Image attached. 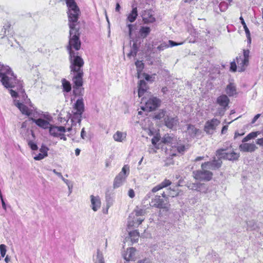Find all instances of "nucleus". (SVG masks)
Segmentation results:
<instances>
[{
    "label": "nucleus",
    "instance_id": "nucleus-1",
    "mask_svg": "<svg viewBox=\"0 0 263 263\" xmlns=\"http://www.w3.org/2000/svg\"><path fill=\"white\" fill-rule=\"evenodd\" d=\"M66 1L69 8L68 20L70 30L67 50L70 53V51H73L72 49L79 50L81 47L79 28L77 27L80 11L74 0Z\"/></svg>",
    "mask_w": 263,
    "mask_h": 263
},
{
    "label": "nucleus",
    "instance_id": "nucleus-2",
    "mask_svg": "<svg viewBox=\"0 0 263 263\" xmlns=\"http://www.w3.org/2000/svg\"><path fill=\"white\" fill-rule=\"evenodd\" d=\"M0 80L3 85L7 88H15L18 91L24 92L22 82L17 79L12 69L8 65L0 63Z\"/></svg>",
    "mask_w": 263,
    "mask_h": 263
},
{
    "label": "nucleus",
    "instance_id": "nucleus-3",
    "mask_svg": "<svg viewBox=\"0 0 263 263\" xmlns=\"http://www.w3.org/2000/svg\"><path fill=\"white\" fill-rule=\"evenodd\" d=\"M14 104L22 112V114L25 115L29 117L30 119L35 123L38 126L43 129L49 128L51 126L49 122L44 119H35L36 118L37 112L34 109V107L31 106L29 108L28 106L23 103L19 102L18 101L14 100Z\"/></svg>",
    "mask_w": 263,
    "mask_h": 263
},
{
    "label": "nucleus",
    "instance_id": "nucleus-4",
    "mask_svg": "<svg viewBox=\"0 0 263 263\" xmlns=\"http://www.w3.org/2000/svg\"><path fill=\"white\" fill-rule=\"evenodd\" d=\"M84 111V105L83 99L81 98L77 100L71 110L70 117L71 125L70 127L67 128L68 132H70L73 130L75 133L77 127H80L82 115Z\"/></svg>",
    "mask_w": 263,
    "mask_h": 263
},
{
    "label": "nucleus",
    "instance_id": "nucleus-5",
    "mask_svg": "<svg viewBox=\"0 0 263 263\" xmlns=\"http://www.w3.org/2000/svg\"><path fill=\"white\" fill-rule=\"evenodd\" d=\"M69 53L70 69L71 72L83 71L81 67L84 65L83 60L76 54L74 51H70Z\"/></svg>",
    "mask_w": 263,
    "mask_h": 263
},
{
    "label": "nucleus",
    "instance_id": "nucleus-6",
    "mask_svg": "<svg viewBox=\"0 0 263 263\" xmlns=\"http://www.w3.org/2000/svg\"><path fill=\"white\" fill-rule=\"evenodd\" d=\"M129 174V166L128 165H124L121 171L116 176L113 183L114 188H118L121 186L125 181L127 177Z\"/></svg>",
    "mask_w": 263,
    "mask_h": 263
},
{
    "label": "nucleus",
    "instance_id": "nucleus-7",
    "mask_svg": "<svg viewBox=\"0 0 263 263\" xmlns=\"http://www.w3.org/2000/svg\"><path fill=\"white\" fill-rule=\"evenodd\" d=\"M193 177L196 180L210 181L213 176V173L206 170L202 169L201 171H196L193 172Z\"/></svg>",
    "mask_w": 263,
    "mask_h": 263
},
{
    "label": "nucleus",
    "instance_id": "nucleus-8",
    "mask_svg": "<svg viewBox=\"0 0 263 263\" xmlns=\"http://www.w3.org/2000/svg\"><path fill=\"white\" fill-rule=\"evenodd\" d=\"M216 102L221 107L218 109L216 115L222 116L224 115L227 109V107L228 106L230 100L226 95H221L217 98Z\"/></svg>",
    "mask_w": 263,
    "mask_h": 263
},
{
    "label": "nucleus",
    "instance_id": "nucleus-9",
    "mask_svg": "<svg viewBox=\"0 0 263 263\" xmlns=\"http://www.w3.org/2000/svg\"><path fill=\"white\" fill-rule=\"evenodd\" d=\"M160 100L156 97H152L145 102V107H142L143 110L152 111L159 106Z\"/></svg>",
    "mask_w": 263,
    "mask_h": 263
},
{
    "label": "nucleus",
    "instance_id": "nucleus-10",
    "mask_svg": "<svg viewBox=\"0 0 263 263\" xmlns=\"http://www.w3.org/2000/svg\"><path fill=\"white\" fill-rule=\"evenodd\" d=\"M145 210L137 207L133 213H131V217L137 218L136 226H139L144 220V215L145 214Z\"/></svg>",
    "mask_w": 263,
    "mask_h": 263
},
{
    "label": "nucleus",
    "instance_id": "nucleus-11",
    "mask_svg": "<svg viewBox=\"0 0 263 263\" xmlns=\"http://www.w3.org/2000/svg\"><path fill=\"white\" fill-rule=\"evenodd\" d=\"M219 120L214 118L206 122L204 125V131L208 134H212L216 128V127L220 124Z\"/></svg>",
    "mask_w": 263,
    "mask_h": 263
},
{
    "label": "nucleus",
    "instance_id": "nucleus-12",
    "mask_svg": "<svg viewBox=\"0 0 263 263\" xmlns=\"http://www.w3.org/2000/svg\"><path fill=\"white\" fill-rule=\"evenodd\" d=\"M73 72H76V75L73 78V81L75 85V86L73 87V92L75 95H77V91H81L79 87L82 86L83 85L82 77L83 72V71H74Z\"/></svg>",
    "mask_w": 263,
    "mask_h": 263
},
{
    "label": "nucleus",
    "instance_id": "nucleus-13",
    "mask_svg": "<svg viewBox=\"0 0 263 263\" xmlns=\"http://www.w3.org/2000/svg\"><path fill=\"white\" fill-rule=\"evenodd\" d=\"M151 205L159 209H165L166 211L170 209V205L164 202L160 196H156L152 200Z\"/></svg>",
    "mask_w": 263,
    "mask_h": 263
},
{
    "label": "nucleus",
    "instance_id": "nucleus-14",
    "mask_svg": "<svg viewBox=\"0 0 263 263\" xmlns=\"http://www.w3.org/2000/svg\"><path fill=\"white\" fill-rule=\"evenodd\" d=\"M224 151L223 149H218L216 151V155L220 158H223L229 160H237L239 157V154L235 152H232L230 153H223Z\"/></svg>",
    "mask_w": 263,
    "mask_h": 263
},
{
    "label": "nucleus",
    "instance_id": "nucleus-15",
    "mask_svg": "<svg viewBox=\"0 0 263 263\" xmlns=\"http://www.w3.org/2000/svg\"><path fill=\"white\" fill-rule=\"evenodd\" d=\"M221 163L222 161L220 159L214 160L212 161H208L202 163L201 164V168L215 170L219 168L221 166Z\"/></svg>",
    "mask_w": 263,
    "mask_h": 263
},
{
    "label": "nucleus",
    "instance_id": "nucleus-16",
    "mask_svg": "<svg viewBox=\"0 0 263 263\" xmlns=\"http://www.w3.org/2000/svg\"><path fill=\"white\" fill-rule=\"evenodd\" d=\"M141 16L145 23H153L155 21V18L153 16V12L150 9L144 10Z\"/></svg>",
    "mask_w": 263,
    "mask_h": 263
},
{
    "label": "nucleus",
    "instance_id": "nucleus-17",
    "mask_svg": "<svg viewBox=\"0 0 263 263\" xmlns=\"http://www.w3.org/2000/svg\"><path fill=\"white\" fill-rule=\"evenodd\" d=\"M90 198L91 202L90 206L94 212H96L101 207V202L100 198L98 196H95L92 195L90 196Z\"/></svg>",
    "mask_w": 263,
    "mask_h": 263
},
{
    "label": "nucleus",
    "instance_id": "nucleus-18",
    "mask_svg": "<svg viewBox=\"0 0 263 263\" xmlns=\"http://www.w3.org/2000/svg\"><path fill=\"white\" fill-rule=\"evenodd\" d=\"M236 63L237 64L238 71L239 72L244 71L249 65V61L241 58V56H239L236 58Z\"/></svg>",
    "mask_w": 263,
    "mask_h": 263
},
{
    "label": "nucleus",
    "instance_id": "nucleus-19",
    "mask_svg": "<svg viewBox=\"0 0 263 263\" xmlns=\"http://www.w3.org/2000/svg\"><path fill=\"white\" fill-rule=\"evenodd\" d=\"M66 129L64 126H50L49 127L50 134L55 137H58L61 133H64Z\"/></svg>",
    "mask_w": 263,
    "mask_h": 263
},
{
    "label": "nucleus",
    "instance_id": "nucleus-20",
    "mask_svg": "<svg viewBox=\"0 0 263 263\" xmlns=\"http://www.w3.org/2000/svg\"><path fill=\"white\" fill-rule=\"evenodd\" d=\"M165 125L169 128H172L175 126H176L179 121L177 117H171L166 116L164 118Z\"/></svg>",
    "mask_w": 263,
    "mask_h": 263
},
{
    "label": "nucleus",
    "instance_id": "nucleus-21",
    "mask_svg": "<svg viewBox=\"0 0 263 263\" xmlns=\"http://www.w3.org/2000/svg\"><path fill=\"white\" fill-rule=\"evenodd\" d=\"M257 148L255 144L254 143H248L243 142L239 146V149L243 152H253Z\"/></svg>",
    "mask_w": 263,
    "mask_h": 263
},
{
    "label": "nucleus",
    "instance_id": "nucleus-22",
    "mask_svg": "<svg viewBox=\"0 0 263 263\" xmlns=\"http://www.w3.org/2000/svg\"><path fill=\"white\" fill-rule=\"evenodd\" d=\"M136 250L134 248L127 249L126 252L123 254L124 259L127 261L133 260L135 259Z\"/></svg>",
    "mask_w": 263,
    "mask_h": 263
},
{
    "label": "nucleus",
    "instance_id": "nucleus-23",
    "mask_svg": "<svg viewBox=\"0 0 263 263\" xmlns=\"http://www.w3.org/2000/svg\"><path fill=\"white\" fill-rule=\"evenodd\" d=\"M138 96L139 98L142 97L146 91L148 87L145 81L143 80H140L138 84Z\"/></svg>",
    "mask_w": 263,
    "mask_h": 263
},
{
    "label": "nucleus",
    "instance_id": "nucleus-24",
    "mask_svg": "<svg viewBox=\"0 0 263 263\" xmlns=\"http://www.w3.org/2000/svg\"><path fill=\"white\" fill-rule=\"evenodd\" d=\"M226 92L229 96H233L236 93L235 85L233 83H230L226 87Z\"/></svg>",
    "mask_w": 263,
    "mask_h": 263
},
{
    "label": "nucleus",
    "instance_id": "nucleus-25",
    "mask_svg": "<svg viewBox=\"0 0 263 263\" xmlns=\"http://www.w3.org/2000/svg\"><path fill=\"white\" fill-rule=\"evenodd\" d=\"M137 16V8L136 7L133 6L132 11L127 15V20L130 23H133L136 20Z\"/></svg>",
    "mask_w": 263,
    "mask_h": 263
},
{
    "label": "nucleus",
    "instance_id": "nucleus-26",
    "mask_svg": "<svg viewBox=\"0 0 263 263\" xmlns=\"http://www.w3.org/2000/svg\"><path fill=\"white\" fill-rule=\"evenodd\" d=\"M126 134L120 131H117L113 136L114 139L117 142H122L126 138Z\"/></svg>",
    "mask_w": 263,
    "mask_h": 263
},
{
    "label": "nucleus",
    "instance_id": "nucleus-27",
    "mask_svg": "<svg viewBox=\"0 0 263 263\" xmlns=\"http://www.w3.org/2000/svg\"><path fill=\"white\" fill-rule=\"evenodd\" d=\"M187 132L192 137H194L200 134V131L196 128L193 125H189L187 127Z\"/></svg>",
    "mask_w": 263,
    "mask_h": 263
},
{
    "label": "nucleus",
    "instance_id": "nucleus-28",
    "mask_svg": "<svg viewBox=\"0 0 263 263\" xmlns=\"http://www.w3.org/2000/svg\"><path fill=\"white\" fill-rule=\"evenodd\" d=\"M203 185V184L199 182L189 183H188L187 187L190 190L201 192V187Z\"/></svg>",
    "mask_w": 263,
    "mask_h": 263
},
{
    "label": "nucleus",
    "instance_id": "nucleus-29",
    "mask_svg": "<svg viewBox=\"0 0 263 263\" xmlns=\"http://www.w3.org/2000/svg\"><path fill=\"white\" fill-rule=\"evenodd\" d=\"M240 20H241V24L243 26V27L244 28V30L245 31V32L246 34V36L248 39V43L250 44L251 42V34H250V31H249L248 28L247 27V25L242 16L240 17Z\"/></svg>",
    "mask_w": 263,
    "mask_h": 263
},
{
    "label": "nucleus",
    "instance_id": "nucleus-30",
    "mask_svg": "<svg viewBox=\"0 0 263 263\" xmlns=\"http://www.w3.org/2000/svg\"><path fill=\"white\" fill-rule=\"evenodd\" d=\"M151 28L149 27H141L139 30V34L141 37L145 38L150 33Z\"/></svg>",
    "mask_w": 263,
    "mask_h": 263
},
{
    "label": "nucleus",
    "instance_id": "nucleus-31",
    "mask_svg": "<svg viewBox=\"0 0 263 263\" xmlns=\"http://www.w3.org/2000/svg\"><path fill=\"white\" fill-rule=\"evenodd\" d=\"M93 261L95 263H105L103 254L99 250L97 251V255L93 256Z\"/></svg>",
    "mask_w": 263,
    "mask_h": 263
},
{
    "label": "nucleus",
    "instance_id": "nucleus-32",
    "mask_svg": "<svg viewBox=\"0 0 263 263\" xmlns=\"http://www.w3.org/2000/svg\"><path fill=\"white\" fill-rule=\"evenodd\" d=\"M129 236L133 243L136 242L139 237V233L137 230L130 231L129 232Z\"/></svg>",
    "mask_w": 263,
    "mask_h": 263
},
{
    "label": "nucleus",
    "instance_id": "nucleus-33",
    "mask_svg": "<svg viewBox=\"0 0 263 263\" xmlns=\"http://www.w3.org/2000/svg\"><path fill=\"white\" fill-rule=\"evenodd\" d=\"M62 86L63 88V90L68 92L71 89V84L69 82L67 81L66 79H63L62 80Z\"/></svg>",
    "mask_w": 263,
    "mask_h": 263
},
{
    "label": "nucleus",
    "instance_id": "nucleus-34",
    "mask_svg": "<svg viewBox=\"0 0 263 263\" xmlns=\"http://www.w3.org/2000/svg\"><path fill=\"white\" fill-rule=\"evenodd\" d=\"M138 52V47L136 43H134L132 47H131V49L130 52L127 54V57L128 58H131L132 57H135L136 56Z\"/></svg>",
    "mask_w": 263,
    "mask_h": 263
},
{
    "label": "nucleus",
    "instance_id": "nucleus-35",
    "mask_svg": "<svg viewBox=\"0 0 263 263\" xmlns=\"http://www.w3.org/2000/svg\"><path fill=\"white\" fill-rule=\"evenodd\" d=\"M259 134V132H251L245 137L242 140V143L246 142L252 139L256 138Z\"/></svg>",
    "mask_w": 263,
    "mask_h": 263
},
{
    "label": "nucleus",
    "instance_id": "nucleus-36",
    "mask_svg": "<svg viewBox=\"0 0 263 263\" xmlns=\"http://www.w3.org/2000/svg\"><path fill=\"white\" fill-rule=\"evenodd\" d=\"M137 218L134 217V218L131 217V214L129 215L128 219V228H136L139 226H136L135 223H136Z\"/></svg>",
    "mask_w": 263,
    "mask_h": 263
},
{
    "label": "nucleus",
    "instance_id": "nucleus-37",
    "mask_svg": "<svg viewBox=\"0 0 263 263\" xmlns=\"http://www.w3.org/2000/svg\"><path fill=\"white\" fill-rule=\"evenodd\" d=\"M166 111L163 109L160 110L158 112H156L155 115V118L156 119H161L165 117Z\"/></svg>",
    "mask_w": 263,
    "mask_h": 263
},
{
    "label": "nucleus",
    "instance_id": "nucleus-38",
    "mask_svg": "<svg viewBox=\"0 0 263 263\" xmlns=\"http://www.w3.org/2000/svg\"><path fill=\"white\" fill-rule=\"evenodd\" d=\"M160 137L159 136L156 135L152 139V143L153 144V146H155L157 149L159 148L157 143L160 141Z\"/></svg>",
    "mask_w": 263,
    "mask_h": 263
},
{
    "label": "nucleus",
    "instance_id": "nucleus-39",
    "mask_svg": "<svg viewBox=\"0 0 263 263\" xmlns=\"http://www.w3.org/2000/svg\"><path fill=\"white\" fill-rule=\"evenodd\" d=\"M228 3L225 2H222L219 4V7L221 11H225L228 8Z\"/></svg>",
    "mask_w": 263,
    "mask_h": 263
},
{
    "label": "nucleus",
    "instance_id": "nucleus-40",
    "mask_svg": "<svg viewBox=\"0 0 263 263\" xmlns=\"http://www.w3.org/2000/svg\"><path fill=\"white\" fill-rule=\"evenodd\" d=\"M135 65L136 66L137 71L138 72H140L143 70L144 68V64L142 61H137V62H136Z\"/></svg>",
    "mask_w": 263,
    "mask_h": 263
},
{
    "label": "nucleus",
    "instance_id": "nucleus-41",
    "mask_svg": "<svg viewBox=\"0 0 263 263\" xmlns=\"http://www.w3.org/2000/svg\"><path fill=\"white\" fill-rule=\"evenodd\" d=\"M49 151V148L45 145H42L40 149V153L42 154L45 156L47 157L48 156V151Z\"/></svg>",
    "mask_w": 263,
    "mask_h": 263
},
{
    "label": "nucleus",
    "instance_id": "nucleus-42",
    "mask_svg": "<svg viewBox=\"0 0 263 263\" xmlns=\"http://www.w3.org/2000/svg\"><path fill=\"white\" fill-rule=\"evenodd\" d=\"M173 141V138L170 136L168 135H165L163 139L162 142L164 143H171Z\"/></svg>",
    "mask_w": 263,
    "mask_h": 263
},
{
    "label": "nucleus",
    "instance_id": "nucleus-43",
    "mask_svg": "<svg viewBox=\"0 0 263 263\" xmlns=\"http://www.w3.org/2000/svg\"><path fill=\"white\" fill-rule=\"evenodd\" d=\"M6 246L4 244H1L0 245V252L2 257H4L6 253Z\"/></svg>",
    "mask_w": 263,
    "mask_h": 263
},
{
    "label": "nucleus",
    "instance_id": "nucleus-44",
    "mask_svg": "<svg viewBox=\"0 0 263 263\" xmlns=\"http://www.w3.org/2000/svg\"><path fill=\"white\" fill-rule=\"evenodd\" d=\"M171 183H172V182L170 180L165 179L161 183H160V184L163 189L164 187H166L169 186L171 184Z\"/></svg>",
    "mask_w": 263,
    "mask_h": 263
},
{
    "label": "nucleus",
    "instance_id": "nucleus-45",
    "mask_svg": "<svg viewBox=\"0 0 263 263\" xmlns=\"http://www.w3.org/2000/svg\"><path fill=\"white\" fill-rule=\"evenodd\" d=\"M237 63L235 61H233L231 63L230 70L232 71L235 72L237 69Z\"/></svg>",
    "mask_w": 263,
    "mask_h": 263
},
{
    "label": "nucleus",
    "instance_id": "nucleus-46",
    "mask_svg": "<svg viewBox=\"0 0 263 263\" xmlns=\"http://www.w3.org/2000/svg\"><path fill=\"white\" fill-rule=\"evenodd\" d=\"M249 54H250V51L249 50H243V55H241V58H242L246 60H248V61H249Z\"/></svg>",
    "mask_w": 263,
    "mask_h": 263
},
{
    "label": "nucleus",
    "instance_id": "nucleus-47",
    "mask_svg": "<svg viewBox=\"0 0 263 263\" xmlns=\"http://www.w3.org/2000/svg\"><path fill=\"white\" fill-rule=\"evenodd\" d=\"M168 47V45L166 43H163L161 44L159 46L157 47V49L159 51L163 50L164 49H166V48Z\"/></svg>",
    "mask_w": 263,
    "mask_h": 263
},
{
    "label": "nucleus",
    "instance_id": "nucleus-48",
    "mask_svg": "<svg viewBox=\"0 0 263 263\" xmlns=\"http://www.w3.org/2000/svg\"><path fill=\"white\" fill-rule=\"evenodd\" d=\"M183 43V42H181V43H176L175 42H174L173 41H171V40H169L168 41V47H173V46H177V45H182Z\"/></svg>",
    "mask_w": 263,
    "mask_h": 263
},
{
    "label": "nucleus",
    "instance_id": "nucleus-49",
    "mask_svg": "<svg viewBox=\"0 0 263 263\" xmlns=\"http://www.w3.org/2000/svg\"><path fill=\"white\" fill-rule=\"evenodd\" d=\"M45 157L46 156L43 155L42 154L39 153L37 155H36L33 158L35 160H41Z\"/></svg>",
    "mask_w": 263,
    "mask_h": 263
},
{
    "label": "nucleus",
    "instance_id": "nucleus-50",
    "mask_svg": "<svg viewBox=\"0 0 263 263\" xmlns=\"http://www.w3.org/2000/svg\"><path fill=\"white\" fill-rule=\"evenodd\" d=\"M157 149L155 146L150 145L148 148V152L150 154H155L157 152Z\"/></svg>",
    "mask_w": 263,
    "mask_h": 263
},
{
    "label": "nucleus",
    "instance_id": "nucleus-51",
    "mask_svg": "<svg viewBox=\"0 0 263 263\" xmlns=\"http://www.w3.org/2000/svg\"><path fill=\"white\" fill-rule=\"evenodd\" d=\"M28 144L29 145V146L30 147V148L34 151V150H36L37 149V146L36 144L34 143L33 142H32V141H29V143H28Z\"/></svg>",
    "mask_w": 263,
    "mask_h": 263
},
{
    "label": "nucleus",
    "instance_id": "nucleus-52",
    "mask_svg": "<svg viewBox=\"0 0 263 263\" xmlns=\"http://www.w3.org/2000/svg\"><path fill=\"white\" fill-rule=\"evenodd\" d=\"M185 149L184 145H179L177 147V150L180 153H183L185 151Z\"/></svg>",
    "mask_w": 263,
    "mask_h": 263
},
{
    "label": "nucleus",
    "instance_id": "nucleus-53",
    "mask_svg": "<svg viewBox=\"0 0 263 263\" xmlns=\"http://www.w3.org/2000/svg\"><path fill=\"white\" fill-rule=\"evenodd\" d=\"M162 187H161V186L160 185V184H158L157 185H156V186L154 187L152 190V192L153 193H155L158 191H159L160 190L162 189Z\"/></svg>",
    "mask_w": 263,
    "mask_h": 263
},
{
    "label": "nucleus",
    "instance_id": "nucleus-54",
    "mask_svg": "<svg viewBox=\"0 0 263 263\" xmlns=\"http://www.w3.org/2000/svg\"><path fill=\"white\" fill-rule=\"evenodd\" d=\"M254 221H249L247 222V227L248 229H250V230H254L255 228H254Z\"/></svg>",
    "mask_w": 263,
    "mask_h": 263
},
{
    "label": "nucleus",
    "instance_id": "nucleus-55",
    "mask_svg": "<svg viewBox=\"0 0 263 263\" xmlns=\"http://www.w3.org/2000/svg\"><path fill=\"white\" fill-rule=\"evenodd\" d=\"M128 195L129 197L133 198L135 197V192L133 189H130L128 191Z\"/></svg>",
    "mask_w": 263,
    "mask_h": 263
},
{
    "label": "nucleus",
    "instance_id": "nucleus-56",
    "mask_svg": "<svg viewBox=\"0 0 263 263\" xmlns=\"http://www.w3.org/2000/svg\"><path fill=\"white\" fill-rule=\"evenodd\" d=\"M61 179L64 181L65 183L68 186L69 185H70V184H72V183L69 181V180L65 179L63 176L61 178Z\"/></svg>",
    "mask_w": 263,
    "mask_h": 263
},
{
    "label": "nucleus",
    "instance_id": "nucleus-57",
    "mask_svg": "<svg viewBox=\"0 0 263 263\" xmlns=\"http://www.w3.org/2000/svg\"><path fill=\"white\" fill-rule=\"evenodd\" d=\"M86 133L85 131L84 128H83L82 129L81 133V137L83 139H85V138H86Z\"/></svg>",
    "mask_w": 263,
    "mask_h": 263
},
{
    "label": "nucleus",
    "instance_id": "nucleus-58",
    "mask_svg": "<svg viewBox=\"0 0 263 263\" xmlns=\"http://www.w3.org/2000/svg\"><path fill=\"white\" fill-rule=\"evenodd\" d=\"M260 116V114H257L256 115H255L254 116V117L253 118L252 122H251V123L252 124H254L255 123V122L256 121V120L259 118V117Z\"/></svg>",
    "mask_w": 263,
    "mask_h": 263
},
{
    "label": "nucleus",
    "instance_id": "nucleus-59",
    "mask_svg": "<svg viewBox=\"0 0 263 263\" xmlns=\"http://www.w3.org/2000/svg\"><path fill=\"white\" fill-rule=\"evenodd\" d=\"M52 171L53 172V173L55 174L56 175H57L59 177H60L61 179L62 178L63 176L62 175V174L60 172H58L55 169L52 170Z\"/></svg>",
    "mask_w": 263,
    "mask_h": 263
},
{
    "label": "nucleus",
    "instance_id": "nucleus-60",
    "mask_svg": "<svg viewBox=\"0 0 263 263\" xmlns=\"http://www.w3.org/2000/svg\"><path fill=\"white\" fill-rule=\"evenodd\" d=\"M10 92L12 97H16L17 96V93L15 90L11 89Z\"/></svg>",
    "mask_w": 263,
    "mask_h": 263
},
{
    "label": "nucleus",
    "instance_id": "nucleus-61",
    "mask_svg": "<svg viewBox=\"0 0 263 263\" xmlns=\"http://www.w3.org/2000/svg\"><path fill=\"white\" fill-rule=\"evenodd\" d=\"M256 143L260 146H263V138L258 139L256 141Z\"/></svg>",
    "mask_w": 263,
    "mask_h": 263
},
{
    "label": "nucleus",
    "instance_id": "nucleus-62",
    "mask_svg": "<svg viewBox=\"0 0 263 263\" xmlns=\"http://www.w3.org/2000/svg\"><path fill=\"white\" fill-rule=\"evenodd\" d=\"M0 198H1V201H2V204L3 208L4 210H6V205L5 202V201L4 200L3 196H2V197H0Z\"/></svg>",
    "mask_w": 263,
    "mask_h": 263
},
{
    "label": "nucleus",
    "instance_id": "nucleus-63",
    "mask_svg": "<svg viewBox=\"0 0 263 263\" xmlns=\"http://www.w3.org/2000/svg\"><path fill=\"white\" fill-rule=\"evenodd\" d=\"M228 125L224 126L222 127V130H221V134H225L227 132V130H228Z\"/></svg>",
    "mask_w": 263,
    "mask_h": 263
},
{
    "label": "nucleus",
    "instance_id": "nucleus-64",
    "mask_svg": "<svg viewBox=\"0 0 263 263\" xmlns=\"http://www.w3.org/2000/svg\"><path fill=\"white\" fill-rule=\"evenodd\" d=\"M138 263H151V262L148 259H144L143 260H141L139 261Z\"/></svg>",
    "mask_w": 263,
    "mask_h": 263
}]
</instances>
